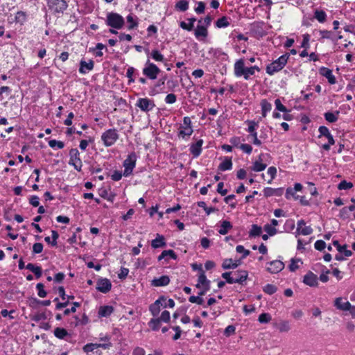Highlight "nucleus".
<instances>
[{"label": "nucleus", "instance_id": "nucleus-1", "mask_svg": "<svg viewBox=\"0 0 355 355\" xmlns=\"http://www.w3.org/2000/svg\"><path fill=\"white\" fill-rule=\"evenodd\" d=\"M259 72L261 69L257 65L245 67L243 58H240L234 64V74L236 78L243 77L245 80L250 79V76H254L255 71Z\"/></svg>", "mask_w": 355, "mask_h": 355}, {"label": "nucleus", "instance_id": "nucleus-2", "mask_svg": "<svg viewBox=\"0 0 355 355\" xmlns=\"http://www.w3.org/2000/svg\"><path fill=\"white\" fill-rule=\"evenodd\" d=\"M105 24L107 26L111 27L109 32L112 34L116 35V30L121 29L125 25L124 18L119 13L110 12L106 15Z\"/></svg>", "mask_w": 355, "mask_h": 355}, {"label": "nucleus", "instance_id": "nucleus-3", "mask_svg": "<svg viewBox=\"0 0 355 355\" xmlns=\"http://www.w3.org/2000/svg\"><path fill=\"white\" fill-rule=\"evenodd\" d=\"M290 58V53H284L277 59L268 64L266 67V72L269 76H273L279 72L286 65Z\"/></svg>", "mask_w": 355, "mask_h": 355}, {"label": "nucleus", "instance_id": "nucleus-4", "mask_svg": "<svg viewBox=\"0 0 355 355\" xmlns=\"http://www.w3.org/2000/svg\"><path fill=\"white\" fill-rule=\"evenodd\" d=\"M193 132V130L191 118L189 116H184L183 118V123L180 124L178 128L177 136L179 139L187 141Z\"/></svg>", "mask_w": 355, "mask_h": 355}, {"label": "nucleus", "instance_id": "nucleus-5", "mask_svg": "<svg viewBox=\"0 0 355 355\" xmlns=\"http://www.w3.org/2000/svg\"><path fill=\"white\" fill-rule=\"evenodd\" d=\"M119 138V135L118 131L115 128H110L105 132H103L101 135V141L105 147H110L115 144L117 140Z\"/></svg>", "mask_w": 355, "mask_h": 355}, {"label": "nucleus", "instance_id": "nucleus-6", "mask_svg": "<svg viewBox=\"0 0 355 355\" xmlns=\"http://www.w3.org/2000/svg\"><path fill=\"white\" fill-rule=\"evenodd\" d=\"M137 155L135 152L129 153L126 159L123 162L124 167L123 176L128 177L132 174L133 170L136 166Z\"/></svg>", "mask_w": 355, "mask_h": 355}, {"label": "nucleus", "instance_id": "nucleus-7", "mask_svg": "<svg viewBox=\"0 0 355 355\" xmlns=\"http://www.w3.org/2000/svg\"><path fill=\"white\" fill-rule=\"evenodd\" d=\"M161 72L160 69L153 62H150L148 60L143 68V74L150 80H155L159 73Z\"/></svg>", "mask_w": 355, "mask_h": 355}, {"label": "nucleus", "instance_id": "nucleus-8", "mask_svg": "<svg viewBox=\"0 0 355 355\" xmlns=\"http://www.w3.org/2000/svg\"><path fill=\"white\" fill-rule=\"evenodd\" d=\"M69 164L73 166L78 171H81L83 167V162L80 158V153L77 148H71L69 153Z\"/></svg>", "mask_w": 355, "mask_h": 355}, {"label": "nucleus", "instance_id": "nucleus-9", "mask_svg": "<svg viewBox=\"0 0 355 355\" xmlns=\"http://www.w3.org/2000/svg\"><path fill=\"white\" fill-rule=\"evenodd\" d=\"M319 135L318 137L321 138L322 137H324L327 139L328 143L322 145V148L327 151L329 150L331 148V146L335 144V140L334 139L333 135L331 134L329 128L324 125H321L318 128Z\"/></svg>", "mask_w": 355, "mask_h": 355}, {"label": "nucleus", "instance_id": "nucleus-10", "mask_svg": "<svg viewBox=\"0 0 355 355\" xmlns=\"http://www.w3.org/2000/svg\"><path fill=\"white\" fill-rule=\"evenodd\" d=\"M49 8L55 13H63L68 7L65 0H47Z\"/></svg>", "mask_w": 355, "mask_h": 355}, {"label": "nucleus", "instance_id": "nucleus-11", "mask_svg": "<svg viewBox=\"0 0 355 355\" xmlns=\"http://www.w3.org/2000/svg\"><path fill=\"white\" fill-rule=\"evenodd\" d=\"M135 106L139 108L141 111L147 113L154 109L155 104L153 99L145 97L138 98Z\"/></svg>", "mask_w": 355, "mask_h": 355}, {"label": "nucleus", "instance_id": "nucleus-12", "mask_svg": "<svg viewBox=\"0 0 355 355\" xmlns=\"http://www.w3.org/2000/svg\"><path fill=\"white\" fill-rule=\"evenodd\" d=\"M269 157L270 155L268 153H261L257 159L253 162L252 166L250 167L251 170L254 172H261L264 171L267 167V164L263 163V162L266 157Z\"/></svg>", "mask_w": 355, "mask_h": 355}, {"label": "nucleus", "instance_id": "nucleus-13", "mask_svg": "<svg viewBox=\"0 0 355 355\" xmlns=\"http://www.w3.org/2000/svg\"><path fill=\"white\" fill-rule=\"evenodd\" d=\"M58 294L60 297L62 298V300L64 302H58L55 305V309L56 310H60L63 308H65L68 306L69 304L70 300H72L74 299L73 295H67L65 293V290L63 286H60L58 288Z\"/></svg>", "mask_w": 355, "mask_h": 355}, {"label": "nucleus", "instance_id": "nucleus-14", "mask_svg": "<svg viewBox=\"0 0 355 355\" xmlns=\"http://www.w3.org/2000/svg\"><path fill=\"white\" fill-rule=\"evenodd\" d=\"M112 347V343H87L83 347V351L86 353L89 354V352H92L94 351L97 348H102L103 349H109L110 347Z\"/></svg>", "mask_w": 355, "mask_h": 355}, {"label": "nucleus", "instance_id": "nucleus-15", "mask_svg": "<svg viewBox=\"0 0 355 355\" xmlns=\"http://www.w3.org/2000/svg\"><path fill=\"white\" fill-rule=\"evenodd\" d=\"M96 290L103 293H108L112 288V283L107 278L101 277L96 282Z\"/></svg>", "mask_w": 355, "mask_h": 355}, {"label": "nucleus", "instance_id": "nucleus-16", "mask_svg": "<svg viewBox=\"0 0 355 355\" xmlns=\"http://www.w3.org/2000/svg\"><path fill=\"white\" fill-rule=\"evenodd\" d=\"M166 301V297L164 295H161L155 302L149 306V311L153 317H157L159 315L161 311L160 304H162V302Z\"/></svg>", "mask_w": 355, "mask_h": 355}, {"label": "nucleus", "instance_id": "nucleus-17", "mask_svg": "<svg viewBox=\"0 0 355 355\" xmlns=\"http://www.w3.org/2000/svg\"><path fill=\"white\" fill-rule=\"evenodd\" d=\"M303 187L300 183H295L294 187H288L286 189L285 197L289 200L293 198L295 200H297L300 198V196L296 195L297 191H302Z\"/></svg>", "mask_w": 355, "mask_h": 355}, {"label": "nucleus", "instance_id": "nucleus-18", "mask_svg": "<svg viewBox=\"0 0 355 355\" xmlns=\"http://www.w3.org/2000/svg\"><path fill=\"white\" fill-rule=\"evenodd\" d=\"M266 270L271 274H276L282 271L284 268V263L279 260H273L268 263Z\"/></svg>", "mask_w": 355, "mask_h": 355}, {"label": "nucleus", "instance_id": "nucleus-19", "mask_svg": "<svg viewBox=\"0 0 355 355\" xmlns=\"http://www.w3.org/2000/svg\"><path fill=\"white\" fill-rule=\"evenodd\" d=\"M318 279L315 274L309 271L303 278V283L311 287H317L318 286Z\"/></svg>", "mask_w": 355, "mask_h": 355}, {"label": "nucleus", "instance_id": "nucleus-20", "mask_svg": "<svg viewBox=\"0 0 355 355\" xmlns=\"http://www.w3.org/2000/svg\"><path fill=\"white\" fill-rule=\"evenodd\" d=\"M79 64L78 71L80 74H86L93 70L94 67V62L92 60H89V61L87 62L84 59H82Z\"/></svg>", "mask_w": 355, "mask_h": 355}, {"label": "nucleus", "instance_id": "nucleus-21", "mask_svg": "<svg viewBox=\"0 0 355 355\" xmlns=\"http://www.w3.org/2000/svg\"><path fill=\"white\" fill-rule=\"evenodd\" d=\"M319 73L322 76L325 77L328 80L329 84L334 85L336 83V77L333 74L331 69L325 67H321L319 69Z\"/></svg>", "mask_w": 355, "mask_h": 355}, {"label": "nucleus", "instance_id": "nucleus-22", "mask_svg": "<svg viewBox=\"0 0 355 355\" xmlns=\"http://www.w3.org/2000/svg\"><path fill=\"white\" fill-rule=\"evenodd\" d=\"M211 282L207 279L205 271H202L198 275V283L196 284V287L200 288L201 287H205V290L210 289Z\"/></svg>", "mask_w": 355, "mask_h": 355}, {"label": "nucleus", "instance_id": "nucleus-23", "mask_svg": "<svg viewBox=\"0 0 355 355\" xmlns=\"http://www.w3.org/2000/svg\"><path fill=\"white\" fill-rule=\"evenodd\" d=\"M204 141L202 139H198L196 143H193L190 146V153L192 155L193 158L199 157L202 153V146Z\"/></svg>", "mask_w": 355, "mask_h": 355}, {"label": "nucleus", "instance_id": "nucleus-24", "mask_svg": "<svg viewBox=\"0 0 355 355\" xmlns=\"http://www.w3.org/2000/svg\"><path fill=\"white\" fill-rule=\"evenodd\" d=\"M233 275L234 284L238 283L240 284H243V283L248 279V272L245 270H239L233 272Z\"/></svg>", "mask_w": 355, "mask_h": 355}, {"label": "nucleus", "instance_id": "nucleus-25", "mask_svg": "<svg viewBox=\"0 0 355 355\" xmlns=\"http://www.w3.org/2000/svg\"><path fill=\"white\" fill-rule=\"evenodd\" d=\"M170 283V278L167 275H162L151 281V286L155 287L166 286Z\"/></svg>", "mask_w": 355, "mask_h": 355}, {"label": "nucleus", "instance_id": "nucleus-26", "mask_svg": "<svg viewBox=\"0 0 355 355\" xmlns=\"http://www.w3.org/2000/svg\"><path fill=\"white\" fill-rule=\"evenodd\" d=\"M313 34L318 33L320 37L318 39L319 41L322 42L324 39H328L331 40H334L335 38L334 37V33L331 31L327 30H318L315 29L313 31Z\"/></svg>", "mask_w": 355, "mask_h": 355}, {"label": "nucleus", "instance_id": "nucleus-27", "mask_svg": "<svg viewBox=\"0 0 355 355\" xmlns=\"http://www.w3.org/2000/svg\"><path fill=\"white\" fill-rule=\"evenodd\" d=\"M151 246L153 248L155 249L166 247V242L164 236L163 235L157 234L156 238L152 240Z\"/></svg>", "mask_w": 355, "mask_h": 355}, {"label": "nucleus", "instance_id": "nucleus-28", "mask_svg": "<svg viewBox=\"0 0 355 355\" xmlns=\"http://www.w3.org/2000/svg\"><path fill=\"white\" fill-rule=\"evenodd\" d=\"M334 306L339 310L348 311L351 308V304L348 301L344 302L342 297H337L334 301Z\"/></svg>", "mask_w": 355, "mask_h": 355}, {"label": "nucleus", "instance_id": "nucleus-29", "mask_svg": "<svg viewBox=\"0 0 355 355\" xmlns=\"http://www.w3.org/2000/svg\"><path fill=\"white\" fill-rule=\"evenodd\" d=\"M114 312V307L110 305L101 306L98 314L99 317H109Z\"/></svg>", "mask_w": 355, "mask_h": 355}, {"label": "nucleus", "instance_id": "nucleus-30", "mask_svg": "<svg viewBox=\"0 0 355 355\" xmlns=\"http://www.w3.org/2000/svg\"><path fill=\"white\" fill-rule=\"evenodd\" d=\"M260 105L261 107L262 116L265 118L267 114L271 111L272 104L268 102L267 99H262L260 102Z\"/></svg>", "mask_w": 355, "mask_h": 355}, {"label": "nucleus", "instance_id": "nucleus-31", "mask_svg": "<svg viewBox=\"0 0 355 355\" xmlns=\"http://www.w3.org/2000/svg\"><path fill=\"white\" fill-rule=\"evenodd\" d=\"M230 17L223 16L216 21L215 26L218 28H226L230 25Z\"/></svg>", "mask_w": 355, "mask_h": 355}, {"label": "nucleus", "instance_id": "nucleus-32", "mask_svg": "<svg viewBox=\"0 0 355 355\" xmlns=\"http://www.w3.org/2000/svg\"><path fill=\"white\" fill-rule=\"evenodd\" d=\"M138 18L136 16H133L132 14H129L126 17V20L128 22V30L130 31L136 28L138 26Z\"/></svg>", "mask_w": 355, "mask_h": 355}, {"label": "nucleus", "instance_id": "nucleus-33", "mask_svg": "<svg viewBox=\"0 0 355 355\" xmlns=\"http://www.w3.org/2000/svg\"><path fill=\"white\" fill-rule=\"evenodd\" d=\"M233 227L232 224L228 220H223L220 223L218 233L221 235L227 234L229 231Z\"/></svg>", "mask_w": 355, "mask_h": 355}, {"label": "nucleus", "instance_id": "nucleus-34", "mask_svg": "<svg viewBox=\"0 0 355 355\" xmlns=\"http://www.w3.org/2000/svg\"><path fill=\"white\" fill-rule=\"evenodd\" d=\"M340 112L338 110L332 112H327L324 114V119L329 123H335L338 121Z\"/></svg>", "mask_w": 355, "mask_h": 355}, {"label": "nucleus", "instance_id": "nucleus-35", "mask_svg": "<svg viewBox=\"0 0 355 355\" xmlns=\"http://www.w3.org/2000/svg\"><path fill=\"white\" fill-rule=\"evenodd\" d=\"M195 37L199 39L200 37H207L208 35V31L206 26L198 25L195 29Z\"/></svg>", "mask_w": 355, "mask_h": 355}, {"label": "nucleus", "instance_id": "nucleus-36", "mask_svg": "<svg viewBox=\"0 0 355 355\" xmlns=\"http://www.w3.org/2000/svg\"><path fill=\"white\" fill-rule=\"evenodd\" d=\"M166 257H169L171 259L173 260H176L178 259V255L173 250H164L157 257L158 261H161L165 259Z\"/></svg>", "mask_w": 355, "mask_h": 355}, {"label": "nucleus", "instance_id": "nucleus-37", "mask_svg": "<svg viewBox=\"0 0 355 355\" xmlns=\"http://www.w3.org/2000/svg\"><path fill=\"white\" fill-rule=\"evenodd\" d=\"M232 168V162L231 157H225V159L220 164L218 169L222 171L231 170Z\"/></svg>", "mask_w": 355, "mask_h": 355}, {"label": "nucleus", "instance_id": "nucleus-38", "mask_svg": "<svg viewBox=\"0 0 355 355\" xmlns=\"http://www.w3.org/2000/svg\"><path fill=\"white\" fill-rule=\"evenodd\" d=\"M327 14L323 10L316 9L314 11V18L320 23H324L327 21Z\"/></svg>", "mask_w": 355, "mask_h": 355}, {"label": "nucleus", "instance_id": "nucleus-39", "mask_svg": "<svg viewBox=\"0 0 355 355\" xmlns=\"http://www.w3.org/2000/svg\"><path fill=\"white\" fill-rule=\"evenodd\" d=\"M54 336L58 339H64L69 335L67 329L62 327H56L53 331Z\"/></svg>", "mask_w": 355, "mask_h": 355}, {"label": "nucleus", "instance_id": "nucleus-40", "mask_svg": "<svg viewBox=\"0 0 355 355\" xmlns=\"http://www.w3.org/2000/svg\"><path fill=\"white\" fill-rule=\"evenodd\" d=\"M89 322V319L88 316L86 315L85 313H84L82 315L81 318H80V320L78 322H71V326H73L74 327H76L78 326H84L87 324Z\"/></svg>", "mask_w": 355, "mask_h": 355}, {"label": "nucleus", "instance_id": "nucleus-41", "mask_svg": "<svg viewBox=\"0 0 355 355\" xmlns=\"http://www.w3.org/2000/svg\"><path fill=\"white\" fill-rule=\"evenodd\" d=\"M189 4L188 0H180L176 3L175 7L176 10L184 12L189 9Z\"/></svg>", "mask_w": 355, "mask_h": 355}, {"label": "nucleus", "instance_id": "nucleus-42", "mask_svg": "<svg viewBox=\"0 0 355 355\" xmlns=\"http://www.w3.org/2000/svg\"><path fill=\"white\" fill-rule=\"evenodd\" d=\"M160 323L161 321L158 318H152L148 322V327L153 330V331H158L160 328Z\"/></svg>", "mask_w": 355, "mask_h": 355}, {"label": "nucleus", "instance_id": "nucleus-43", "mask_svg": "<svg viewBox=\"0 0 355 355\" xmlns=\"http://www.w3.org/2000/svg\"><path fill=\"white\" fill-rule=\"evenodd\" d=\"M27 19V15L25 12L18 11L15 15V22L23 25Z\"/></svg>", "mask_w": 355, "mask_h": 355}, {"label": "nucleus", "instance_id": "nucleus-44", "mask_svg": "<svg viewBox=\"0 0 355 355\" xmlns=\"http://www.w3.org/2000/svg\"><path fill=\"white\" fill-rule=\"evenodd\" d=\"M166 78H167V76L165 74L164 76H162L157 80V82L154 85V86L152 89L153 94H155L159 92L157 90V89L162 86H164L165 85V81L166 80Z\"/></svg>", "mask_w": 355, "mask_h": 355}, {"label": "nucleus", "instance_id": "nucleus-45", "mask_svg": "<svg viewBox=\"0 0 355 355\" xmlns=\"http://www.w3.org/2000/svg\"><path fill=\"white\" fill-rule=\"evenodd\" d=\"M106 49V46L102 43H97L94 49H90V51L94 52L96 57H101L103 53L101 51L102 49Z\"/></svg>", "mask_w": 355, "mask_h": 355}, {"label": "nucleus", "instance_id": "nucleus-46", "mask_svg": "<svg viewBox=\"0 0 355 355\" xmlns=\"http://www.w3.org/2000/svg\"><path fill=\"white\" fill-rule=\"evenodd\" d=\"M150 57L156 62H164V55L157 49H154L150 53Z\"/></svg>", "mask_w": 355, "mask_h": 355}, {"label": "nucleus", "instance_id": "nucleus-47", "mask_svg": "<svg viewBox=\"0 0 355 355\" xmlns=\"http://www.w3.org/2000/svg\"><path fill=\"white\" fill-rule=\"evenodd\" d=\"M277 329L280 332H288L291 329L289 322L284 320L277 324Z\"/></svg>", "mask_w": 355, "mask_h": 355}, {"label": "nucleus", "instance_id": "nucleus-48", "mask_svg": "<svg viewBox=\"0 0 355 355\" xmlns=\"http://www.w3.org/2000/svg\"><path fill=\"white\" fill-rule=\"evenodd\" d=\"M277 290V288L276 286L271 284H267L266 286L263 288V291L268 295H272L275 293H276Z\"/></svg>", "mask_w": 355, "mask_h": 355}, {"label": "nucleus", "instance_id": "nucleus-49", "mask_svg": "<svg viewBox=\"0 0 355 355\" xmlns=\"http://www.w3.org/2000/svg\"><path fill=\"white\" fill-rule=\"evenodd\" d=\"M49 146L52 148H58V149H62L64 147V143L62 141H57L55 139H51L48 142Z\"/></svg>", "mask_w": 355, "mask_h": 355}, {"label": "nucleus", "instance_id": "nucleus-50", "mask_svg": "<svg viewBox=\"0 0 355 355\" xmlns=\"http://www.w3.org/2000/svg\"><path fill=\"white\" fill-rule=\"evenodd\" d=\"M262 232L261 227L257 225H252L250 231V236H259Z\"/></svg>", "mask_w": 355, "mask_h": 355}, {"label": "nucleus", "instance_id": "nucleus-51", "mask_svg": "<svg viewBox=\"0 0 355 355\" xmlns=\"http://www.w3.org/2000/svg\"><path fill=\"white\" fill-rule=\"evenodd\" d=\"M310 35L308 33H305L302 35V42L301 43L300 47L304 48L305 49H309L310 48Z\"/></svg>", "mask_w": 355, "mask_h": 355}, {"label": "nucleus", "instance_id": "nucleus-52", "mask_svg": "<svg viewBox=\"0 0 355 355\" xmlns=\"http://www.w3.org/2000/svg\"><path fill=\"white\" fill-rule=\"evenodd\" d=\"M313 230L311 226H304L300 230H296L297 234H302L304 236L310 235L313 233Z\"/></svg>", "mask_w": 355, "mask_h": 355}, {"label": "nucleus", "instance_id": "nucleus-53", "mask_svg": "<svg viewBox=\"0 0 355 355\" xmlns=\"http://www.w3.org/2000/svg\"><path fill=\"white\" fill-rule=\"evenodd\" d=\"M236 251L238 253H242L243 254V255L241 257L242 259H245L250 254V250L245 249V248L242 245H237L236 247Z\"/></svg>", "mask_w": 355, "mask_h": 355}, {"label": "nucleus", "instance_id": "nucleus-54", "mask_svg": "<svg viewBox=\"0 0 355 355\" xmlns=\"http://www.w3.org/2000/svg\"><path fill=\"white\" fill-rule=\"evenodd\" d=\"M271 315L268 313H263L259 315L258 321L260 323H268L271 320Z\"/></svg>", "mask_w": 355, "mask_h": 355}, {"label": "nucleus", "instance_id": "nucleus-55", "mask_svg": "<svg viewBox=\"0 0 355 355\" xmlns=\"http://www.w3.org/2000/svg\"><path fill=\"white\" fill-rule=\"evenodd\" d=\"M353 187V184L346 180H342L338 185L339 190H347Z\"/></svg>", "mask_w": 355, "mask_h": 355}, {"label": "nucleus", "instance_id": "nucleus-56", "mask_svg": "<svg viewBox=\"0 0 355 355\" xmlns=\"http://www.w3.org/2000/svg\"><path fill=\"white\" fill-rule=\"evenodd\" d=\"M36 289L37 291V295L40 297H45L47 293L44 290V285L42 283H38L36 285Z\"/></svg>", "mask_w": 355, "mask_h": 355}, {"label": "nucleus", "instance_id": "nucleus-57", "mask_svg": "<svg viewBox=\"0 0 355 355\" xmlns=\"http://www.w3.org/2000/svg\"><path fill=\"white\" fill-rule=\"evenodd\" d=\"M135 71V69L132 67H130L127 69L126 76L128 78V84H131L135 82V79L133 78L134 73Z\"/></svg>", "mask_w": 355, "mask_h": 355}, {"label": "nucleus", "instance_id": "nucleus-58", "mask_svg": "<svg viewBox=\"0 0 355 355\" xmlns=\"http://www.w3.org/2000/svg\"><path fill=\"white\" fill-rule=\"evenodd\" d=\"M73 306L72 307H70V309H66L64 311V313L63 314L64 315H69L71 313H75L76 311V308L77 307H79L80 306V302H73Z\"/></svg>", "mask_w": 355, "mask_h": 355}, {"label": "nucleus", "instance_id": "nucleus-59", "mask_svg": "<svg viewBox=\"0 0 355 355\" xmlns=\"http://www.w3.org/2000/svg\"><path fill=\"white\" fill-rule=\"evenodd\" d=\"M189 301L191 302V303H196L197 304H199V305H202L203 303H204V300L199 295L198 296H194V295H191L189 297Z\"/></svg>", "mask_w": 355, "mask_h": 355}, {"label": "nucleus", "instance_id": "nucleus-60", "mask_svg": "<svg viewBox=\"0 0 355 355\" xmlns=\"http://www.w3.org/2000/svg\"><path fill=\"white\" fill-rule=\"evenodd\" d=\"M275 105L276 109L278 111H280V112H288L287 108L282 103V102H281L279 98H277L275 101Z\"/></svg>", "mask_w": 355, "mask_h": 355}, {"label": "nucleus", "instance_id": "nucleus-61", "mask_svg": "<svg viewBox=\"0 0 355 355\" xmlns=\"http://www.w3.org/2000/svg\"><path fill=\"white\" fill-rule=\"evenodd\" d=\"M267 173L270 176V180L268 181L270 184L277 175V168L275 166H270L268 168Z\"/></svg>", "mask_w": 355, "mask_h": 355}, {"label": "nucleus", "instance_id": "nucleus-62", "mask_svg": "<svg viewBox=\"0 0 355 355\" xmlns=\"http://www.w3.org/2000/svg\"><path fill=\"white\" fill-rule=\"evenodd\" d=\"M326 246V243L322 240H318L314 243L315 249L320 252L324 250Z\"/></svg>", "mask_w": 355, "mask_h": 355}, {"label": "nucleus", "instance_id": "nucleus-63", "mask_svg": "<svg viewBox=\"0 0 355 355\" xmlns=\"http://www.w3.org/2000/svg\"><path fill=\"white\" fill-rule=\"evenodd\" d=\"M264 230L268 234L269 236H274L277 234V230L275 227L269 224H266L264 225Z\"/></svg>", "mask_w": 355, "mask_h": 355}, {"label": "nucleus", "instance_id": "nucleus-64", "mask_svg": "<svg viewBox=\"0 0 355 355\" xmlns=\"http://www.w3.org/2000/svg\"><path fill=\"white\" fill-rule=\"evenodd\" d=\"M161 322H168L170 321V313L168 311H164L162 312L160 317L158 318Z\"/></svg>", "mask_w": 355, "mask_h": 355}]
</instances>
